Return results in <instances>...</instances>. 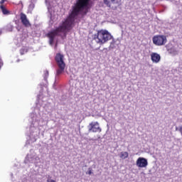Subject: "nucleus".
I'll return each mask as SVG.
<instances>
[{
	"label": "nucleus",
	"mask_w": 182,
	"mask_h": 182,
	"mask_svg": "<svg viewBox=\"0 0 182 182\" xmlns=\"http://www.w3.org/2000/svg\"><path fill=\"white\" fill-rule=\"evenodd\" d=\"M20 19L21 21V23L24 26H26V28H29V26H31V23L29 22V20H28V17H26V14L23 13H21Z\"/></svg>",
	"instance_id": "8"
},
{
	"label": "nucleus",
	"mask_w": 182,
	"mask_h": 182,
	"mask_svg": "<svg viewBox=\"0 0 182 182\" xmlns=\"http://www.w3.org/2000/svg\"><path fill=\"white\" fill-rule=\"evenodd\" d=\"M34 8H35V4L33 3L30 4L28 6L29 11H33Z\"/></svg>",
	"instance_id": "16"
},
{
	"label": "nucleus",
	"mask_w": 182,
	"mask_h": 182,
	"mask_svg": "<svg viewBox=\"0 0 182 182\" xmlns=\"http://www.w3.org/2000/svg\"><path fill=\"white\" fill-rule=\"evenodd\" d=\"M30 116L32 119L31 125L30 127V132H32V133H33V131L36 130V128L38 127V126H39V122L36 119V114L32 113Z\"/></svg>",
	"instance_id": "5"
},
{
	"label": "nucleus",
	"mask_w": 182,
	"mask_h": 182,
	"mask_svg": "<svg viewBox=\"0 0 182 182\" xmlns=\"http://www.w3.org/2000/svg\"><path fill=\"white\" fill-rule=\"evenodd\" d=\"M120 1L121 0H104V4L110 8V6H112V4H120Z\"/></svg>",
	"instance_id": "10"
},
{
	"label": "nucleus",
	"mask_w": 182,
	"mask_h": 182,
	"mask_svg": "<svg viewBox=\"0 0 182 182\" xmlns=\"http://www.w3.org/2000/svg\"><path fill=\"white\" fill-rule=\"evenodd\" d=\"M0 35H2V28H0Z\"/></svg>",
	"instance_id": "25"
},
{
	"label": "nucleus",
	"mask_w": 182,
	"mask_h": 182,
	"mask_svg": "<svg viewBox=\"0 0 182 182\" xmlns=\"http://www.w3.org/2000/svg\"><path fill=\"white\" fill-rule=\"evenodd\" d=\"M149 166V162L147 161V159L143 157H139L136 160V166L139 167L141 168H144L147 167Z\"/></svg>",
	"instance_id": "6"
},
{
	"label": "nucleus",
	"mask_w": 182,
	"mask_h": 182,
	"mask_svg": "<svg viewBox=\"0 0 182 182\" xmlns=\"http://www.w3.org/2000/svg\"><path fill=\"white\" fill-rule=\"evenodd\" d=\"M168 52L172 56H176L178 54V50H177V48H176L174 47H172V48L168 49Z\"/></svg>",
	"instance_id": "11"
},
{
	"label": "nucleus",
	"mask_w": 182,
	"mask_h": 182,
	"mask_svg": "<svg viewBox=\"0 0 182 182\" xmlns=\"http://www.w3.org/2000/svg\"><path fill=\"white\" fill-rule=\"evenodd\" d=\"M178 132H180V133H181V136H182V126L179 127Z\"/></svg>",
	"instance_id": "19"
},
{
	"label": "nucleus",
	"mask_w": 182,
	"mask_h": 182,
	"mask_svg": "<svg viewBox=\"0 0 182 182\" xmlns=\"http://www.w3.org/2000/svg\"><path fill=\"white\" fill-rule=\"evenodd\" d=\"M11 176H14V174H13V173H11Z\"/></svg>",
	"instance_id": "26"
},
{
	"label": "nucleus",
	"mask_w": 182,
	"mask_h": 182,
	"mask_svg": "<svg viewBox=\"0 0 182 182\" xmlns=\"http://www.w3.org/2000/svg\"><path fill=\"white\" fill-rule=\"evenodd\" d=\"M93 172H92V168H88V171L86 172V174H89L90 176V174H92Z\"/></svg>",
	"instance_id": "18"
},
{
	"label": "nucleus",
	"mask_w": 182,
	"mask_h": 182,
	"mask_svg": "<svg viewBox=\"0 0 182 182\" xmlns=\"http://www.w3.org/2000/svg\"><path fill=\"white\" fill-rule=\"evenodd\" d=\"M28 53V48H23L20 50L21 55H25V53Z\"/></svg>",
	"instance_id": "15"
},
{
	"label": "nucleus",
	"mask_w": 182,
	"mask_h": 182,
	"mask_svg": "<svg viewBox=\"0 0 182 182\" xmlns=\"http://www.w3.org/2000/svg\"><path fill=\"white\" fill-rule=\"evenodd\" d=\"M55 59L58 66V69L57 70L56 75H55V79H58V76H60V75H62L65 71V68L66 66V64H65V61H63V55L60 53H57Z\"/></svg>",
	"instance_id": "2"
},
{
	"label": "nucleus",
	"mask_w": 182,
	"mask_h": 182,
	"mask_svg": "<svg viewBox=\"0 0 182 182\" xmlns=\"http://www.w3.org/2000/svg\"><path fill=\"white\" fill-rule=\"evenodd\" d=\"M0 9L4 15H8V14H9V11L5 8L4 5H1Z\"/></svg>",
	"instance_id": "13"
},
{
	"label": "nucleus",
	"mask_w": 182,
	"mask_h": 182,
	"mask_svg": "<svg viewBox=\"0 0 182 182\" xmlns=\"http://www.w3.org/2000/svg\"><path fill=\"white\" fill-rule=\"evenodd\" d=\"M3 65H4V63H2V60L0 58V69H1V68H2Z\"/></svg>",
	"instance_id": "21"
},
{
	"label": "nucleus",
	"mask_w": 182,
	"mask_h": 182,
	"mask_svg": "<svg viewBox=\"0 0 182 182\" xmlns=\"http://www.w3.org/2000/svg\"><path fill=\"white\" fill-rule=\"evenodd\" d=\"M6 30L9 31V32H12V31H14V26L11 24H8L6 26Z\"/></svg>",
	"instance_id": "14"
},
{
	"label": "nucleus",
	"mask_w": 182,
	"mask_h": 182,
	"mask_svg": "<svg viewBox=\"0 0 182 182\" xmlns=\"http://www.w3.org/2000/svg\"><path fill=\"white\" fill-rule=\"evenodd\" d=\"M153 43L156 46H163L167 43V38L166 36H155L152 38Z\"/></svg>",
	"instance_id": "3"
},
{
	"label": "nucleus",
	"mask_w": 182,
	"mask_h": 182,
	"mask_svg": "<svg viewBox=\"0 0 182 182\" xmlns=\"http://www.w3.org/2000/svg\"><path fill=\"white\" fill-rule=\"evenodd\" d=\"M151 60L153 63H159L161 60V56L157 53H152L151 54Z\"/></svg>",
	"instance_id": "9"
},
{
	"label": "nucleus",
	"mask_w": 182,
	"mask_h": 182,
	"mask_svg": "<svg viewBox=\"0 0 182 182\" xmlns=\"http://www.w3.org/2000/svg\"><path fill=\"white\" fill-rule=\"evenodd\" d=\"M58 47V40H56V43H55V48H56Z\"/></svg>",
	"instance_id": "23"
},
{
	"label": "nucleus",
	"mask_w": 182,
	"mask_h": 182,
	"mask_svg": "<svg viewBox=\"0 0 182 182\" xmlns=\"http://www.w3.org/2000/svg\"><path fill=\"white\" fill-rule=\"evenodd\" d=\"M178 129H179V127H176V132H178Z\"/></svg>",
	"instance_id": "24"
},
{
	"label": "nucleus",
	"mask_w": 182,
	"mask_h": 182,
	"mask_svg": "<svg viewBox=\"0 0 182 182\" xmlns=\"http://www.w3.org/2000/svg\"><path fill=\"white\" fill-rule=\"evenodd\" d=\"M93 40L100 43V45H104V43H107L109 41H112L109 46V50L112 49H116V41L113 38V36L107 31V30L99 31L97 34L92 36Z\"/></svg>",
	"instance_id": "1"
},
{
	"label": "nucleus",
	"mask_w": 182,
	"mask_h": 182,
	"mask_svg": "<svg viewBox=\"0 0 182 182\" xmlns=\"http://www.w3.org/2000/svg\"><path fill=\"white\" fill-rule=\"evenodd\" d=\"M39 156H32V155H27L25 163H32L36 164V163H39Z\"/></svg>",
	"instance_id": "7"
},
{
	"label": "nucleus",
	"mask_w": 182,
	"mask_h": 182,
	"mask_svg": "<svg viewBox=\"0 0 182 182\" xmlns=\"http://www.w3.org/2000/svg\"><path fill=\"white\" fill-rule=\"evenodd\" d=\"M47 182H56V181H55L53 179H48Z\"/></svg>",
	"instance_id": "20"
},
{
	"label": "nucleus",
	"mask_w": 182,
	"mask_h": 182,
	"mask_svg": "<svg viewBox=\"0 0 182 182\" xmlns=\"http://www.w3.org/2000/svg\"><path fill=\"white\" fill-rule=\"evenodd\" d=\"M6 0H1L0 1V4L2 5L3 4H4V2H6Z\"/></svg>",
	"instance_id": "22"
},
{
	"label": "nucleus",
	"mask_w": 182,
	"mask_h": 182,
	"mask_svg": "<svg viewBox=\"0 0 182 182\" xmlns=\"http://www.w3.org/2000/svg\"><path fill=\"white\" fill-rule=\"evenodd\" d=\"M120 159L124 160L129 157V153L127 151H122L119 155Z\"/></svg>",
	"instance_id": "12"
},
{
	"label": "nucleus",
	"mask_w": 182,
	"mask_h": 182,
	"mask_svg": "<svg viewBox=\"0 0 182 182\" xmlns=\"http://www.w3.org/2000/svg\"><path fill=\"white\" fill-rule=\"evenodd\" d=\"M89 133H100L102 132V128L97 122H92L87 126Z\"/></svg>",
	"instance_id": "4"
},
{
	"label": "nucleus",
	"mask_w": 182,
	"mask_h": 182,
	"mask_svg": "<svg viewBox=\"0 0 182 182\" xmlns=\"http://www.w3.org/2000/svg\"><path fill=\"white\" fill-rule=\"evenodd\" d=\"M48 76H49V71L46 70L44 72V80H47Z\"/></svg>",
	"instance_id": "17"
}]
</instances>
